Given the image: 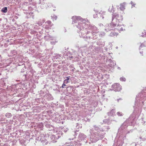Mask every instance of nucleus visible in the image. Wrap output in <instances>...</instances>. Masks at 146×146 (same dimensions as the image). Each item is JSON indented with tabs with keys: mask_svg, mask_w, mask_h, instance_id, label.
<instances>
[{
	"mask_svg": "<svg viewBox=\"0 0 146 146\" xmlns=\"http://www.w3.org/2000/svg\"><path fill=\"white\" fill-rule=\"evenodd\" d=\"M36 139L38 141H41L43 145H46L48 143V141H47V137L43 134L41 135L40 136L38 137Z\"/></svg>",
	"mask_w": 146,
	"mask_h": 146,
	"instance_id": "nucleus-6",
	"label": "nucleus"
},
{
	"mask_svg": "<svg viewBox=\"0 0 146 146\" xmlns=\"http://www.w3.org/2000/svg\"><path fill=\"white\" fill-rule=\"evenodd\" d=\"M99 35L100 37H102L105 35V33L104 32H102L100 33H99Z\"/></svg>",
	"mask_w": 146,
	"mask_h": 146,
	"instance_id": "nucleus-28",
	"label": "nucleus"
},
{
	"mask_svg": "<svg viewBox=\"0 0 146 146\" xmlns=\"http://www.w3.org/2000/svg\"><path fill=\"white\" fill-rule=\"evenodd\" d=\"M36 100H37L38 102V101H40V100H41V99L40 98H37Z\"/></svg>",
	"mask_w": 146,
	"mask_h": 146,
	"instance_id": "nucleus-49",
	"label": "nucleus"
},
{
	"mask_svg": "<svg viewBox=\"0 0 146 146\" xmlns=\"http://www.w3.org/2000/svg\"><path fill=\"white\" fill-rule=\"evenodd\" d=\"M117 34L114 32H111L110 34V36H117Z\"/></svg>",
	"mask_w": 146,
	"mask_h": 146,
	"instance_id": "nucleus-29",
	"label": "nucleus"
},
{
	"mask_svg": "<svg viewBox=\"0 0 146 146\" xmlns=\"http://www.w3.org/2000/svg\"><path fill=\"white\" fill-rule=\"evenodd\" d=\"M98 146H102L100 145H98Z\"/></svg>",
	"mask_w": 146,
	"mask_h": 146,
	"instance_id": "nucleus-60",
	"label": "nucleus"
},
{
	"mask_svg": "<svg viewBox=\"0 0 146 146\" xmlns=\"http://www.w3.org/2000/svg\"><path fill=\"white\" fill-rule=\"evenodd\" d=\"M27 16L28 17H32L33 19H34V15H33V12L27 13Z\"/></svg>",
	"mask_w": 146,
	"mask_h": 146,
	"instance_id": "nucleus-18",
	"label": "nucleus"
},
{
	"mask_svg": "<svg viewBox=\"0 0 146 146\" xmlns=\"http://www.w3.org/2000/svg\"><path fill=\"white\" fill-rule=\"evenodd\" d=\"M103 121V122L105 123H107L108 124H110L111 123V121L110 120V119H108L104 120Z\"/></svg>",
	"mask_w": 146,
	"mask_h": 146,
	"instance_id": "nucleus-21",
	"label": "nucleus"
},
{
	"mask_svg": "<svg viewBox=\"0 0 146 146\" xmlns=\"http://www.w3.org/2000/svg\"><path fill=\"white\" fill-rule=\"evenodd\" d=\"M110 64H109V66L112 67L116 65L115 63L112 60H111L110 59Z\"/></svg>",
	"mask_w": 146,
	"mask_h": 146,
	"instance_id": "nucleus-22",
	"label": "nucleus"
},
{
	"mask_svg": "<svg viewBox=\"0 0 146 146\" xmlns=\"http://www.w3.org/2000/svg\"><path fill=\"white\" fill-rule=\"evenodd\" d=\"M99 25L100 27L102 26H103V25L102 24H100Z\"/></svg>",
	"mask_w": 146,
	"mask_h": 146,
	"instance_id": "nucleus-52",
	"label": "nucleus"
},
{
	"mask_svg": "<svg viewBox=\"0 0 146 146\" xmlns=\"http://www.w3.org/2000/svg\"><path fill=\"white\" fill-rule=\"evenodd\" d=\"M94 129L91 131V136L90 137V141L91 143H95L100 139H101L104 137L106 131L110 129L109 126L104 127L100 129L98 126L95 125L93 126ZM91 131L92 130L90 129Z\"/></svg>",
	"mask_w": 146,
	"mask_h": 146,
	"instance_id": "nucleus-2",
	"label": "nucleus"
},
{
	"mask_svg": "<svg viewBox=\"0 0 146 146\" xmlns=\"http://www.w3.org/2000/svg\"><path fill=\"white\" fill-rule=\"evenodd\" d=\"M86 136L83 133H80L79 134L78 136V139L79 141H84V142L86 143L87 141L86 140Z\"/></svg>",
	"mask_w": 146,
	"mask_h": 146,
	"instance_id": "nucleus-11",
	"label": "nucleus"
},
{
	"mask_svg": "<svg viewBox=\"0 0 146 146\" xmlns=\"http://www.w3.org/2000/svg\"><path fill=\"white\" fill-rule=\"evenodd\" d=\"M123 19V17L121 15H119L117 13H113L112 14V23L113 24V26H118L119 23H120Z\"/></svg>",
	"mask_w": 146,
	"mask_h": 146,
	"instance_id": "nucleus-5",
	"label": "nucleus"
},
{
	"mask_svg": "<svg viewBox=\"0 0 146 146\" xmlns=\"http://www.w3.org/2000/svg\"><path fill=\"white\" fill-rule=\"evenodd\" d=\"M97 17V14H96L94 15V18H96Z\"/></svg>",
	"mask_w": 146,
	"mask_h": 146,
	"instance_id": "nucleus-48",
	"label": "nucleus"
},
{
	"mask_svg": "<svg viewBox=\"0 0 146 146\" xmlns=\"http://www.w3.org/2000/svg\"><path fill=\"white\" fill-rule=\"evenodd\" d=\"M95 51L97 52L98 53V52L100 50V47H96L95 48Z\"/></svg>",
	"mask_w": 146,
	"mask_h": 146,
	"instance_id": "nucleus-31",
	"label": "nucleus"
},
{
	"mask_svg": "<svg viewBox=\"0 0 146 146\" xmlns=\"http://www.w3.org/2000/svg\"><path fill=\"white\" fill-rule=\"evenodd\" d=\"M62 134V132H60L58 134L56 135H51L50 136V137L51 140V141L53 143L56 142V140L61 137V135Z\"/></svg>",
	"mask_w": 146,
	"mask_h": 146,
	"instance_id": "nucleus-7",
	"label": "nucleus"
},
{
	"mask_svg": "<svg viewBox=\"0 0 146 146\" xmlns=\"http://www.w3.org/2000/svg\"><path fill=\"white\" fill-rule=\"evenodd\" d=\"M72 71H73V70H73V69H72Z\"/></svg>",
	"mask_w": 146,
	"mask_h": 146,
	"instance_id": "nucleus-63",
	"label": "nucleus"
},
{
	"mask_svg": "<svg viewBox=\"0 0 146 146\" xmlns=\"http://www.w3.org/2000/svg\"><path fill=\"white\" fill-rule=\"evenodd\" d=\"M46 126L48 128H50L51 127H52V125H50L49 124H46Z\"/></svg>",
	"mask_w": 146,
	"mask_h": 146,
	"instance_id": "nucleus-36",
	"label": "nucleus"
},
{
	"mask_svg": "<svg viewBox=\"0 0 146 146\" xmlns=\"http://www.w3.org/2000/svg\"><path fill=\"white\" fill-rule=\"evenodd\" d=\"M101 13H100L99 14H100V16L102 17V19H103L104 18V17L103 16L105 15V11H101Z\"/></svg>",
	"mask_w": 146,
	"mask_h": 146,
	"instance_id": "nucleus-27",
	"label": "nucleus"
},
{
	"mask_svg": "<svg viewBox=\"0 0 146 146\" xmlns=\"http://www.w3.org/2000/svg\"><path fill=\"white\" fill-rule=\"evenodd\" d=\"M53 37L49 35L48 34L44 37V39L46 40H53Z\"/></svg>",
	"mask_w": 146,
	"mask_h": 146,
	"instance_id": "nucleus-16",
	"label": "nucleus"
},
{
	"mask_svg": "<svg viewBox=\"0 0 146 146\" xmlns=\"http://www.w3.org/2000/svg\"><path fill=\"white\" fill-rule=\"evenodd\" d=\"M42 96H44V100L45 101H49L52 100L53 99V98L52 95L50 94L42 93V94L41 95Z\"/></svg>",
	"mask_w": 146,
	"mask_h": 146,
	"instance_id": "nucleus-9",
	"label": "nucleus"
},
{
	"mask_svg": "<svg viewBox=\"0 0 146 146\" xmlns=\"http://www.w3.org/2000/svg\"><path fill=\"white\" fill-rule=\"evenodd\" d=\"M121 100V98H119V99H117V102H118L119 101V100Z\"/></svg>",
	"mask_w": 146,
	"mask_h": 146,
	"instance_id": "nucleus-53",
	"label": "nucleus"
},
{
	"mask_svg": "<svg viewBox=\"0 0 146 146\" xmlns=\"http://www.w3.org/2000/svg\"><path fill=\"white\" fill-rule=\"evenodd\" d=\"M69 82H70L69 81H67V80H66L65 79L64 80L63 83H65V84H67Z\"/></svg>",
	"mask_w": 146,
	"mask_h": 146,
	"instance_id": "nucleus-40",
	"label": "nucleus"
},
{
	"mask_svg": "<svg viewBox=\"0 0 146 146\" xmlns=\"http://www.w3.org/2000/svg\"><path fill=\"white\" fill-rule=\"evenodd\" d=\"M28 9L29 11H32L33 10V7L31 6H29L28 7Z\"/></svg>",
	"mask_w": 146,
	"mask_h": 146,
	"instance_id": "nucleus-35",
	"label": "nucleus"
},
{
	"mask_svg": "<svg viewBox=\"0 0 146 146\" xmlns=\"http://www.w3.org/2000/svg\"><path fill=\"white\" fill-rule=\"evenodd\" d=\"M144 46V45L143 44H142L140 46V47H139V50L141 49V47H143Z\"/></svg>",
	"mask_w": 146,
	"mask_h": 146,
	"instance_id": "nucleus-41",
	"label": "nucleus"
},
{
	"mask_svg": "<svg viewBox=\"0 0 146 146\" xmlns=\"http://www.w3.org/2000/svg\"><path fill=\"white\" fill-rule=\"evenodd\" d=\"M56 42V41H51L50 43H51V44H52V45H54L55 44Z\"/></svg>",
	"mask_w": 146,
	"mask_h": 146,
	"instance_id": "nucleus-39",
	"label": "nucleus"
},
{
	"mask_svg": "<svg viewBox=\"0 0 146 146\" xmlns=\"http://www.w3.org/2000/svg\"><path fill=\"white\" fill-rule=\"evenodd\" d=\"M112 88L115 91H119L121 89V87L119 83H115L112 86Z\"/></svg>",
	"mask_w": 146,
	"mask_h": 146,
	"instance_id": "nucleus-10",
	"label": "nucleus"
},
{
	"mask_svg": "<svg viewBox=\"0 0 146 146\" xmlns=\"http://www.w3.org/2000/svg\"><path fill=\"white\" fill-rule=\"evenodd\" d=\"M127 121H126L122 124L119 129L117 134V137L119 136L118 140L117 141L116 139L115 141H115H117V146H122L124 143V140L126 138L125 135L132 132V130H129L127 129Z\"/></svg>",
	"mask_w": 146,
	"mask_h": 146,
	"instance_id": "nucleus-3",
	"label": "nucleus"
},
{
	"mask_svg": "<svg viewBox=\"0 0 146 146\" xmlns=\"http://www.w3.org/2000/svg\"><path fill=\"white\" fill-rule=\"evenodd\" d=\"M82 126L80 124H79L78 123H77L76 124V129H75L76 130L74 131V133H75L74 134V136L76 135H77L76 133V131H79V129Z\"/></svg>",
	"mask_w": 146,
	"mask_h": 146,
	"instance_id": "nucleus-15",
	"label": "nucleus"
},
{
	"mask_svg": "<svg viewBox=\"0 0 146 146\" xmlns=\"http://www.w3.org/2000/svg\"><path fill=\"white\" fill-rule=\"evenodd\" d=\"M117 114L119 116H121L123 115V114L121 112H118Z\"/></svg>",
	"mask_w": 146,
	"mask_h": 146,
	"instance_id": "nucleus-32",
	"label": "nucleus"
},
{
	"mask_svg": "<svg viewBox=\"0 0 146 146\" xmlns=\"http://www.w3.org/2000/svg\"><path fill=\"white\" fill-rule=\"evenodd\" d=\"M43 0H39V2L36 4V7L38 6V8H39L40 6V8L41 9L43 8V6L42 5H43L44 4V2H43ZM36 8H37V7Z\"/></svg>",
	"mask_w": 146,
	"mask_h": 146,
	"instance_id": "nucleus-12",
	"label": "nucleus"
},
{
	"mask_svg": "<svg viewBox=\"0 0 146 146\" xmlns=\"http://www.w3.org/2000/svg\"><path fill=\"white\" fill-rule=\"evenodd\" d=\"M69 67L70 68H71V69H72V68H74V67H73V66L72 65H70V66H69Z\"/></svg>",
	"mask_w": 146,
	"mask_h": 146,
	"instance_id": "nucleus-45",
	"label": "nucleus"
},
{
	"mask_svg": "<svg viewBox=\"0 0 146 146\" xmlns=\"http://www.w3.org/2000/svg\"><path fill=\"white\" fill-rule=\"evenodd\" d=\"M45 28H48V26L46 25L45 27Z\"/></svg>",
	"mask_w": 146,
	"mask_h": 146,
	"instance_id": "nucleus-56",
	"label": "nucleus"
},
{
	"mask_svg": "<svg viewBox=\"0 0 146 146\" xmlns=\"http://www.w3.org/2000/svg\"><path fill=\"white\" fill-rule=\"evenodd\" d=\"M74 139V138H72V139H71V138H69V140H73Z\"/></svg>",
	"mask_w": 146,
	"mask_h": 146,
	"instance_id": "nucleus-54",
	"label": "nucleus"
},
{
	"mask_svg": "<svg viewBox=\"0 0 146 146\" xmlns=\"http://www.w3.org/2000/svg\"><path fill=\"white\" fill-rule=\"evenodd\" d=\"M77 146H82L81 144L79 143L78 142V144H76Z\"/></svg>",
	"mask_w": 146,
	"mask_h": 146,
	"instance_id": "nucleus-43",
	"label": "nucleus"
},
{
	"mask_svg": "<svg viewBox=\"0 0 146 146\" xmlns=\"http://www.w3.org/2000/svg\"><path fill=\"white\" fill-rule=\"evenodd\" d=\"M66 86V85H65V84L63 83V84L62 85V88H64V86Z\"/></svg>",
	"mask_w": 146,
	"mask_h": 146,
	"instance_id": "nucleus-47",
	"label": "nucleus"
},
{
	"mask_svg": "<svg viewBox=\"0 0 146 146\" xmlns=\"http://www.w3.org/2000/svg\"><path fill=\"white\" fill-rule=\"evenodd\" d=\"M140 36H141L143 37H145L146 36V32L145 31L142 32L141 33L139 34Z\"/></svg>",
	"mask_w": 146,
	"mask_h": 146,
	"instance_id": "nucleus-24",
	"label": "nucleus"
},
{
	"mask_svg": "<svg viewBox=\"0 0 146 146\" xmlns=\"http://www.w3.org/2000/svg\"><path fill=\"white\" fill-rule=\"evenodd\" d=\"M7 8L6 7L3 8L1 10V11L4 13H6L7 12Z\"/></svg>",
	"mask_w": 146,
	"mask_h": 146,
	"instance_id": "nucleus-25",
	"label": "nucleus"
},
{
	"mask_svg": "<svg viewBox=\"0 0 146 146\" xmlns=\"http://www.w3.org/2000/svg\"><path fill=\"white\" fill-rule=\"evenodd\" d=\"M71 57V58H73L72 56H71V57Z\"/></svg>",
	"mask_w": 146,
	"mask_h": 146,
	"instance_id": "nucleus-62",
	"label": "nucleus"
},
{
	"mask_svg": "<svg viewBox=\"0 0 146 146\" xmlns=\"http://www.w3.org/2000/svg\"><path fill=\"white\" fill-rule=\"evenodd\" d=\"M72 88V87L71 86H69V87H68L67 88V91L69 93H70L69 92H68V90H70Z\"/></svg>",
	"mask_w": 146,
	"mask_h": 146,
	"instance_id": "nucleus-37",
	"label": "nucleus"
},
{
	"mask_svg": "<svg viewBox=\"0 0 146 146\" xmlns=\"http://www.w3.org/2000/svg\"><path fill=\"white\" fill-rule=\"evenodd\" d=\"M140 53L141 54H142V55H143L142 54H143V52H140Z\"/></svg>",
	"mask_w": 146,
	"mask_h": 146,
	"instance_id": "nucleus-55",
	"label": "nucleus"
},
{
	"mask_svg": "<svg viewBox=\"0 0 146 146\" xmlns=\"http://www.w3.org/2000/svg\"><path fill=\"white\" fill-rule=\"evenodd\" d=\"M118 48V47H117V46L116 47V48Z\"/></svg>",
	"mask_w": 146,
	"mask_h": 146,
	"instance_id": "nucleus-64",
	"label": "nucleus"
},
{
	"mask_svg": "<svg viewBox=\"0 0 146 146\" xmlns=\"http://www.w3.org/2000/svg\"><path fill=\"white\" fill-rule=\"evenodd\" d=\"M117 69H119V70H120L121 69L119 67H118V68H117Z\"/></svg>",
	"mask_w": 146,
	"mask_h": 146,
	"instance_id": "nucleus-57",
	"label": "nucleus"
},
{
	"mask_svg": "<svg viewBox=\"0 0 146 146\" xmlns=\"http://www.w3.org/2000/svg\"><path fill=\"white\" fill-rule=\"evenodd\" d=\"M51 17H52V19L53 20H56L57 19V16L54 15L53 16H51Z\"/></svg>",
	"mask_w": 146,
	"mask_h": 146,
	"instance_id": "nucleus-34",
	"label": "nucleus"
},
{
	"mask_svg": "<svg viewBox=\"0 0 146 146\" xmlns=\"http://www.w3.org/2000/svg\"><path fill=\"white\" fill-rule=\"evenodd\" d=\"M119 25L118 26H117H117H116L117 27V29L119 31H121L125 30V28L123 25L121 24L120 23H119Z\"/></svg>",
	"mask_w": 146,
	"mask_h": 146,
	"instance_id": "nucleus-13",
	"label": "nucleus"
},
{
	"mask_svg": "<svg viewBox=\"0 0 146 146\" xmlns=\"http://www.w3.org/2000/svg\"><path fill=\"white\" fill-rule=\"evenodd\" d=\"M116 26H113V24L110 23V24H107L104 26V31L106 32H108L111 30H112L113 28Z\"/></svg>",
	"mask_w": 146,
	"mask_h": 146,
	"instance_id": "nucleus-8",
	"label": "nucleus"
},
{
	"mask_svg": "<svg viewBox=\"0 0 146 146\" xmlns=\"http://www.w3.org/2000/svg\"><path fill=\"white\" fill-rule=\"evenodd\" d=\"M12 114L11 113H7L5 114V116L8 118H9L12 116Z\"/></svg>",
	"mask_w": 146,
	"mask_h": 146,
	"instance_id": "nucleus-30",
	"label": "nucleus"
},
{
	"mask_svg": "<svg viewBox=\"0 0 146 146\" xmlns=\"http://www.w3.org/2000/svg\"><path fill=\"white\" fill-rule=\"evenodd\" d=\"M116 146V144L115 143L113 146Z\"/></svg>",
	"mask_w": 146,
	"mask_h": 146,
	"instance_id": "nucleus-58",
	"label": "nucleus"
},
{
	"mask_svg": "<svg viewBox=\"0 0 146 146\" xmlns=\"http://www.w3.org/2000/svg\"><path fill=\"white\" fill-rule=\"evenodd\" d=\"M10 0V1H11V2H12V1H13V0Z\"/></svg>",
	"mask_w": 146,
	"mask_h": 146,
	"instance_id": "nucleus-59",
	"label": "nucleus"
},
{
	"mask_svg": "<svg viewBox=\"0 0 146 146\" xmlns=\"http://www.w3.org/2000/svg\"><path fill=\"white\" fill-rule=\"evenodd\" d=\"M41 102H42V103H43L44 102L43 101V102L42 100H41Z\"/></svg>",
	"mask_w": 146,
	"mask_h": 146,
	"instance_id": "nucleus-61",
	"label": "nucleus"
},
{
	"mask_svg": "<svg viewBox=\"0 0 146 146\" xmlns=\"http://www.w3.org/2000/svg\"><path fill=\"white\" fill-rule=\"evenodd\" d=\"M11 52L13 54H14L13 55H15V53H16L15 51V50H13V51H12Z\"/></svg>",
	"mask_w": 146,
	"mask_h": 146,
	"instance_id": "nucleus-42",
	"label": "nucleus"
},
{
	"mask_svg": "<svg viewBox=\"0 0 146 146\" xmlns=\"http://www.w3.org/2000/svg\"><path fill=\"white\" fill-rule=\"evenodd\" d=\"M72 24L79 30L77 31H81V35H80V37L94 40L98 38L99 32L97 28L94 25H90L88 20L83 19L80 17L76 16L72 17Z\"/></svg>",
	"mask_w": 146,
	"mask_h": 146,
	"instance_id": "nucleus-1",
	"label": "nucleus"
},
{
	"mask_svg": "<svg viewBox=\"0 0 146 146\" xmlns=\"http://www.w3.org/2000/svg\"><path fill=\"white\" fill-rule=\"evenodd\" d=\"M108 10L109 11L111 12H113L115 11L114 9H113V5L110 7Z\"/></svg>",
	"mask_w": 146,
	"mask_h": 146,
	"instance_id": "nucleus-26",
	"label": "nucleus"
},
{
	"mask_svg": "<svg viewBox=\"0 0 146 146\" xmlns=\"http://www.w3.org/2000/svg\"><path fill=\"white\" fill-rule=\"evenodd\" d=\"M115 110L113 109H112L110 112L108 113V115L109 116H112L115 113Z\"/></svg>",
	"mask_w": 146,
	"mask_h": 146,
	"instance_id": "nucleus-19",
	"label": "nucleus"
},
{
	"mask_svg": "<svg viewBox=\"0 0 146 146\" xmlns=\"http://www.w3.org/2000/svg\"><path fill=\"white\" fill-rule=\"evenodd\" d=\"M120 80L121 81H125L126 80V79L123 77L120 78Z\"/></svg>",
	"mask_w": 146,
	"mask_h": 146,
	"instance_id": "nucleus-33",
	"label": "nucleus"
},
{
	"mask_svg": "<svg viewBox=\"0 0 146 146\" xmlns=\"http://www.w3.org/2000/svg\"><path fill=\"white\" fill-rule=\"evenodd\" d=\"M135 123V120H134V121L131 122V125H132L133 124H134Z\"/></svg>",
	"mask_w": 146,
	"mask_h": 146,
	"instance_id": "nucleus-46",
	"label": "nucleus"
},
{
	"mask_svg": "<svg viewBox=\"0 0 146 146\" xmlns=\"http://www.w3.org/2000/svg\"><path fill=\"white\" fill-rule=\"evenodd\" d=\"M125 3H123L120 4V9L122 11L124 10L125 9Z\"/></svg>",
	"mask_w": 146,
	"mask_h": 146,
	"instance_id": "nucleus-20",
	"label": "nucleus"
},
{
	"mask_svg": "<svg viewBox=\"0 0 146 146\" xmlns=\"http://www.w3.org/2000/svg\"><path fill=\"white\" fill-rule=\"evenodd\" d=\"M70 76H68V77H66V79L65 80H67L68 81V80H69L70 79Z\"/></svg>",
	"mask_w": 146,
	"mask_h": 146,
	"instance_id": "nucleus-44",
	"label": "nucleus"
},
{
	"mask_svg": "<svg viewBox=\"0 0 146 146\" xmlns=\"http://www.w3.org/2000/svg\"><path fill=\"white\" fill-rule=\"evenodd\" d=\"M78 142H76L75 141L73 143L71 142L69 143H66L63 146H77L76 144H78Z\"/></svg>",
	"mask_w": 146,
	"mask_h": 146,
	"instance_id": "nucleus-14",
	"label": "nucleus"
},
{
	"mask_svg": "<svg viewBox=\"0 0 146 146\" xmlns=\"http://www.w3.org/2000/svg\"><path fill=\"white\" fill-rule=\"evenodd\" d=\"M32 0H27L26 1L27 2H26V3H28V2L27 1H28L29 2H31L32 1Z\"/></svg>",
	"mask_w": 146,
	"mask_h": 146,
	"instance_id": "nucleus-50",
	"label": "nucleus"
},
{
	"mask_svg": "<svg viewBox=\"0 0 146 146\" xmlns=\"http://www.w3.org/2000/svg\"><path fill=\"white\" fill-rule=\"evenodd\" d=\"M47 23L48 25H50L51 24V21H48L46 22L45 23Z\"/></svg>",
	"mask_w": 146,
	"mask_h": 146,
	"instance_id": "nucleus-38",
	"label": "nucleus"
},
{
	"mask_svg": "<svg viewBox=\"0 0 146 146\" xmlns=\"http://www.w3.org/2000/svg\"><path fill=\"white\" fill-rule=\"evenodd\" d=\"M130 3L131 4V5L133 6V5H134L133 3L131 1Z\"/></svg>",
	"mask_w": 146,
	"mask_h": 146,
	"instance_id": "nucleus-51",
	"label": "nucleus"
},
{
	"mask_svg": "<svg viewBox=\"0 0 146 146\" xmlns=\"http://www.w3.org/2000/svg\"><path fill=\"white\" fill-rule=\"evenodd\" d=\"M53 57H54L55 59H60V58L61 56L60 55L57 54H54V56H53Z\"/></svg>",
	"mask_w": 146,
	"mask_h": 146,
	"instance_id": "nucleus-23",
	"label": "nucleus"
},
{
	"mask_svg": "<svg viewBox=\"0 0 146 146\" xmlns=\"http://www.w3.org/2000/svg\"><path fill=\"white\" fill-rule=\"evenodd\" d=\"M96 44L100 46L102 45L103 46H104L105 44L104 42H102V40L101 39L98 40Z\"/></svg>",
	"mask_w": 146,
	"mask_h": 146,
	"instance_id": "nucleus-17",
	"label": "nucleus"
},
{
	"mask_svg": "<svg viewBox=\"0 0 146 146\" xmlns=\"http://www.w3.org/2000/svg\"><path fill=\"white\" fill-rule=\"evenodd\" d=\"M139 98V101L135 102V110L133 113L135 114H139L141 112V108L143 106L144 108H146V88L144 90L143 92L139 93L137 96V98Z\"/></svg>",
	"mask_w": 146,
	"mask_h": 146,
	"instance_id": "nucleus-4",
	"label": "nucleus"
}]
</instances>
